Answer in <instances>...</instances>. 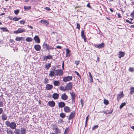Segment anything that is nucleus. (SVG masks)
<instances>
[{"instance_id":"nucleus-55","label":"nucleus","mask_w":134,"mask_h":134,"mask_svg":"<svg viewBox=\"0 0 134 134\" xmlns=\"http://www.w3.org/2000/svg\"><path fill=\"white\" fill-rule=\"evenodd\" d=\"M75 64H76L77 66L79 64V61H75Z\"/></svg>"},{"instance_id":"nucleus-25","label":"nucleus","mask_w":134,"mask_h":134,"mask_svg":"<svg viewBox=\"0 0 134 134\" xmlns=\"http://www.w3.org/2000/svg\"><path fill=\"white\" fill-rule=\"evenodd\" d=\"M81 36L82 38H83L84 39V41H86V37L85 36L84 34V31L83 30H82L81 31Z\"/></svg>"},{"instance_id":"nucleus-59","label":"nucleus","mask_w":134,"mask_h":134,"mask_svg":"<svg viewBox=\"0 0 134 134\" xmlns=\"http://www.w3.org/2000/svg\"><path fill=\"white\" fill-rule=\"evenodd\" d=\"M62 48V47L59 46H56V48H58L60 49Z\"/></svg>"},{"instance_id":"nucleus-2","label":"nucleus","mask_w":134,"mask_h":134,"mask_svg":"<svg viewBox=\"0 0 134 134\" xmlns=\"http://www.w3.org/2000/svg\"><path fill=\"white\" fill-rule=\"evenodd\" d=\"M55 76H58L62 75L63 74V71L61 69H58L55 70Z\"/></svg>"},{"instance_id":"nucleus-43","label":"nucleus","mask_w":134,"mask_h":134,"mask_svg":"<svg viewBox=\"0 0 134 134\" xmlns=\"http://www.w3.org/2000/svg\"><path fill=\"white\" fill-rule=\"evenodd\" d=\"M88 117H89V115H88L86 117V122H85V127H86L87 126V121H88Z\"/></svg>"},{"instance_id":"nucleus-47","label":"nucleus","mask_w":134,"mask_h":134,"mask_svg":"<svg viewBox=\"0 0 134 134\" xmlns=\"http://www.w3.org/2000/svg\"><path fill=\"white\" fill-rule=\"evenodd\" d=\"M7 133L8 134H13V132L11 130H10L7 131Z\"/></svg>"},{"instance_id":"nucleus-14","label":"nucleus","mask_w":134,"mask_h":134,"mask_svg":"<svg viewBox=\"0 0 134 134\" xmlns=\"http://www.w3.org/2000/svg\"><path fill=\"white\" fill-rule=\"evenodd\" d=\"M34 39L37 43H39L40 42V38L37 35L35 36L34 38Z\"/></svg>"},{"instance_id":"nucleus-54","label":"nucleus","mask_w":134,"mask_h":134,"mask_svg":"<svg viewBox=\"0 0 134 134\" xmlns=\"http://www.w3.org/2000/svg\"><path fill=\"white\" fill-rule=\"evenodd\" d=\"M3 106V102L0 101V107H2Z\"/></svg>"},{"instance_id":"nucleus-64","label":"nucleus","mask_w":134,"mask_h":134,"mask_svg":"<svg viewBox=\"0 0 134 134\" xmlns=\"http://www.w3.org/2000/svg\"><path fill=\"white\" fill-rule=\"evenodd\" d=\"M75 99H72V103L75 102Z\"/></svg>"},{"instance_id":"nucleus-41","label":"nucleus","mask_w":134,"mask_h":134,"mask_svg":"<svg viewBox=\"0 0 134 134\" xmlns=\"http://www.w3.org/2000/svg\"><path fill=\"white\" fill-rule=\"evenodd\" d=\"M5 125H7V127H10V123L8 121H7L5 122Z\"/></svg>"},{"instance_id":"nucleus-45","label":"nucleus","mask_w":134,"mask_h":134,"mask_svg":"<svg viewBox=\"0 0 134 134\" xmlns=\"http://www.w3.org/2000/svg\"><path fill=\"white\" fill-rule=\"evenodd\" d=\"M74 73L76 74L79 77L80 79H81V76H80V75L79 74V73L77 71H75L74 72Z\"/></svg>"},{"instance_id":"nucleus-4","label":"nucleus","mask_w":134,"mask_h":134,"mask_svg":"<svg viewBox=\"0 0 134 134\" xmlns=\"http://www.w3.org/2000/svg\"><path fill=\"white\" fill-rule=\"evenodd\" d=\"M72 76H65L63 78V81L65 82L69 81L72 80Z\"/></svg>"},{"instance_id":"nucleus-60","label":"nucleus","mask_w":134,"mask_h":134,"mask_svg":"<svg viewBox=\"0 0 134 134\" xmlns=\"http://www.w3.org/2000/svg\"><path fill=\"white\" fill-rule=\"evenodd\" d=\"M48 80V79H47L46 78H45V81H44V83L45 84H46L47 82H47V81Z\"/></svg>"},{"instance_id":"nucleus-1","label":"nucleus","mask_w":134,"mask_h":134,"mask_svg":"<svg viewBox=\"0 0 134 134\" xmlns=\"http://www.w3.org/2000/svg\"><path fill=\"white\" fill-rule=\"evenodd\" d=\"M42 46L43 49H45L46 51H48V52L49 51L50 49L53 50L54 49L53 47L47 43H44L43 44Z\"/></svg>"},{"instance_id":"nucleus-29","label":"nucleus","mask_w":134,"mask_h":134,"mask_svg":"<svg viewBox=\"0 0 134 134\" xmlns=\"http://www.w3.org/2000/svg\"><path fill=\"white\" fill-rule=\"evenodd\" d=\"M14 132L15 134H20V130L19 129H15Z\"/></svg>"},{"instance_id":"nucleus-13","label":"nucleus","mask_w":134,"mask_h":134,"mask_svg":"<svg viewBox=\"0 0 134 134\" xmlns=\"http://www.w3.org/2000/svg\"><path fill=\"white\" fill-rule=\"evenodd\" d=\"M52 97L54 99H57L59 98V95L58 93H54L53 94Z\"/></svg>"},{"instance_id":"nucleus-57","label":"nucleus","mask_w":134,"mask_h":134,"mask_svg":"<svg viewBox=\"0 0 134 134\" xmlns=\"http://www.w3.org/2000/svg\"><path fill=\"white\" fill-rule=\"evenodd\" d=\"M3 109L2 108H0V115L1 114L3 113Z\"/></svg>"},{"instance_id":"nucleus-52","label":"nucleus","mask_w":134,"mask_h":134,"mask_svg":"<svg viewBox=\"0 0 134 134\" xmlns=\"http://www.w3.org/2000/svg\"><path fill=\"white\" fill-rule=\"evenodd\" d=\"M98 125H95L93 127L92 129V130H93L97 128H98Z\"/></svg>"},{"instance_id":"nucleus-23","label":"nucleus","mask_w":134,"mask_h":134,"mask_svg":"<svg viewBox=\"0 0 134 134\" xmlns=\"http://www.w3.org/2000/svg\"><path fill=\"white\" fill-rule=\"evenodd\" d=\"M113 111V109H112L111 108H110V112H108V111H100V112L104 113V114H111L112 113Z\"/></svg>"},{"instance_id":"nucleus-20","label":"nucleus","mask_w":134,"mask_h":134,"mask_svg":"<svg viewBox=\"0 0 134 134\" xmlns=\"http://www.w3.org/2000/svg\"><path fill=\"white\" fill-rule=\"evenodd\" d=\"M65 103L63 102H60L58 103V106L59 108H63L65 107Z\"/></svg>"},{"instance_id":"nucleus-28","label":"nucleus","mask_w":134,"mask_h":134,"mask_svg":"<svg viewBox=\"0 0 134 134\" xmlns=\"http://www.w3.org/2000/svg\"><path fill=\"white\" fill-rule=\"evenodd\" d=\"M45 58L44 59L46 60H47V59H51L52 58V56L51 55H48L47 56H45Z\"/></svg>"},{"instance_id":"nucleus-3","label":"nucleus","mask_w":134,"mask_h":134,"mask_svg":"<svg viewBox=\"0 0 134 134\" xmlns=\"http://www.w3.org/2000/svg\"><path fill=\"white\" fill-rule=\"evenodd\" d=\"M72 83L71 82H69L68 83L66 86H65L66 91H69L71 90L72 88Z\"/></svg>"},{"instance_id":"nucleus-18","label":"nucleus","mask_w":134,"mask_h":134,"mask_svg":"<svg viewBox=\"0 0 134 134\" xmlns=\"http://www.w3.org/2000/svg\"><path fill=\"white\" fill-rule=\"evenodd\" d=\"M20 134H26V130L25 128H21L20 130Z\"/></svg>"},{"instance_id":"nucleus-44","label":"nucleus","mask_w":134,"mask_h":134,"mask_svg":"<svg viewBox=\"0 0 134 134\" xmlns=\"http://www.w3.org/2000/svg\"><path fill=\"white\" fill-rule=\"evenodd\" d=\"M104 104H106V105H108L109 103V102L108 101V100L106 99H104Z\"/></svg>"},{"instance_id":"nucleus-36","label":"nucleus","mask_w":134,"mask_h":134,"mask_svg":"<svg viewBox=\"0 0 134 134\" xmlns=\"http://www.w3.org/2000/svg\"><path fill=\"white\" fill-rule=\"evenodd\" d=\"M60 90L62 91H66V87H64L63 86H61L60 87Z\"/></svg>"},{"instance_id":"nucleus-42","label":"nucleus","mask_w":134,"mask_h":134,"mask_svg":"<svg viewBox=\"0 0 134 134\" xmlns=\"http://www.w3.org/2000/svg\"><path fill=\"white\" fill-rule=\"evenodd\" d=\"M126 105V103H122L120 105V108L121 109L124 106Z\"/></svg>"},{"instance_id":"nucleus-38","label":"nucleus","mask_w":134,"mask_h":134,"mask_svg":"<svg viewBox=\"0 0 134 134\" xmlns=\"http://www.w3.org/2000/svg\"><path fill=\"white\" fill-rule=\"evenodd\" d=\"M60 117L63 118H64L66 116L65 115V114L63 113H61L60 114Z\"/></svg>"},{"instance_id":"nucleus-10","label":"nucleus","mask_w":134,"mask_h":134,"mask_svg":"<svg viewBox=\"0 0 134 134\" xmlns=\"http://www.w3.org/2000/svg\"><path fill=\"white\" fill-rule=\"evenodd\" d=\"M53 87L52 85L48 84L46 85V89L47 90H50L53 88Z\"/></svg>"},{"instance_id":"nucleus-35","label":"nucleus","mask_w":134,"mask_h":134,"mask_svg":"<svg viewBox=\"0 0 134 134\" xmlns=\"http://www.w3.org/2000/svg\"><path fill=\"white\" fill-rule=\"evenodd\" d=\"M32 38L30 37H27L26 39V41L28 42H31L32 41Z\"/></svg>"},{"instance_id":"nucleus-6","label":"nucleus","mask_w":134,"mask_h":134,"mask_svg":"<svg viewBox=\"0 0 134 134\" xmlns=\"http://www.w3.org/2000/svg\"><path fill=\"white\" fill-rule=\"evenodd\" d=\"M124 96V94L122 91L120 92L119 94L117 95V100H119L121 98H122Z\"/></svg>"},{"instance_id":"nucleus-8","label":"nucleus","mask_w":134,"mask_h":134,"mask_svg":"<svg viewBox=\"0 0 134 134\" xmlns=\"http://www.w3.org/2000/svg\"><path fill=\"white\" fill-rule=\"evenodd\" d=\"M61 97V99L64 100H66L68 98V96L65 93L62 95Z\"/></svg>"},{"instance_id":"nucleus-62","label":"nucleus","mask_w":134,"mask_h":134,"mask_svg":"<svg viewBox=\"0 0 134 134\" xmlns=\"http://www.w3.org/2000/svg\"><path fill=\"white\" fill-rule=\"evenodd\" d=\"M118 18H121V14L120 13H118Z\"/></svg>"},{"instance_id":"nucleus-34","label":"nucleus","mask_w":134,"mask_h":134,"mask_svg":"<svg viewBox=\"0 0 134 134\" xmlns=\"http://www.w3.org/2000/svg\"><path fill=\"white\" fill-rule=\"evenodd\" d=\"M89 74L90 77V82H92L93 81V79L92 77V76L91 73L90 72H89Z\"/></svg>"},{"instance_id":"nucleus-27","label":"nucleus","mask_w":134,"mask_h":134,"mask_svg":"<svg viewBox=\"0 0 134 134\" xmlns=\"http://www.w3.org/2000/svg\"><path fill=\"white\" fill-rule=\"evenodd\" d=\"M72 99H75L76 97V95L74 93H73L72 92H70Z\"/></svg>"},{"instance_id":"nucleus-17","label":"nucleus","mask_w":134,"mask_h":134,"mask_svg":"<svg viewBox=\"0 0 134 134\" xmlns=\"http://www.w3.org/2000/svg\"><path fill=\"white\" fill-rule=\"evenodd\" d=\"M34 48L37 51H39L41 49V46L38 44H36L35 45Z\"/></svg>"},{"instance_id":"nucleus-24","label":"nucleus","mask_w":134,"mask_h":134,"mask_svg":"<svg viewBox=\"0 0 134 134\" xmlns=\"http://www.w3.org/2000/svg\"><path fill=\"white\" fill-rule=\"evenodd\" d=\"M55 71H51L50 72L49 75L51 77H53L54 76H55Z\"/></svg>"},{"instance_id":"nucleus-9","label":"nucleus","mask_w":134,"mask_h":134,"mask_svg":"<svg viewBox=\"0 0 134 134\" xmlns=\"http://www.w3.org/2000/svg\"><path fill=\"white\" fill-rule=\"evenodd\" d=\"M64 111L66 113H69L71 111V110L70 108L67 106H65L64 108Z\"/></svg>"},{"instance_id":"nucleus-21","label":"nucleus","mask_w":134,"mask_h":134,"mask_svg":"<svg viewBox=\"0 0 134 134\" xmlns=\"http://www.w3.org/2000/svg\"><path fill=\"white\" fill-rule=\"evenodd\" d=\"M2 119L3 120H5L7 119V116L5 114H3L1 116Z\"/></svg>"},{"instance_id":"nucleus-22","label":"nucleus","mask_w":134,"mask_h":134,"mask_svg":"<svg viewBox=\"0 0 134 134\" xmlns=\"http://www.w3.org/2000/svg\"><path fill=\"white\" fill-rule=\"evenodd\" d=\"M125 54L124 52L121 51H120L119 52V54H118V57L119 58H121L124 57L125 55Z\"/></svg>"},{"instance_id":"nucleus-63","label":"nucleus","mask_w":134,"mask_h":134,"mask_svg":"<svg viewBox=\"0 0 134 134\" xmlns=\"http://www.w3.org/2000/svg\"><path fill=\"white\" fill-rule=\"evenodd\" d=\"M27 26L29 27L31 29H33V27L31 26H29V25H27Z\"/></svg>"},{"instance_id":"nucleus-15","label":"nucleus","mask_w":134,"mask_h":134,"mask_svg":"<svg viewBox=\"0 0 134 134\" xmlns=\"http://www.w3.org/2000/svg\"><path fill=\"white\" fill-rule=\"evenodd\" d=\"M54 130H55V132L56 134L60 133L61 132L60 130L57 128V126L56 125H55V126H54Z\"/></svg>"},{"instance_id":"nucleus-16","label":"nucleus","mask_w":134,"mask_h":134,"mask_svg":"<svg viewBox=\"0 0 134 134\" xmlns=\"http://www.w3.org/2000/svg\"><path fill=\"white\" fill-rule=\"evenodd\" d=\"M75 114V112L74 111H73L71 112L69 116L68 120H70L73 119L74 117Z\"/></svg>"},{"instance_id":"nucleus-50","label":"nucleus","mask_w":134,"mask_h":134,"mask_svg":"<svg viewBox=\"0 0 134 134\" xmlns=\"http://www.w3.org/2000/svg\"><path fill=\"white\" fill-rule=\"evenodd\" d=\"M68 128H66L65 131L64 133V134H66V133L68 132Z\"/></svg>"},{"instance_id":"nucleus-7","label":"nucleus","mask_w":134,"mask_h":134,"mask_svg":"<svg viewBox=\"0 0 134 134\" xmlns=\"http://www.w3.org/2000/svg\"><path fill=\"white\" fill-rule=\"evenodd\" d=\"M48 105L49 107H53L55 106V102L53 100L49 101L48 103Z\"/></svg>"},{"instance_id":"nucleus-39","label":"nucleus","mask_w":134,"mask_h":134,"mask_svg":"<svg viewBox=\"0 0 134 134\" xmlns=\"http://www.w3.org/2000/svg\"><path fill=\"white\" fill-rule=\"evenodd\" d=\"M21 19V18H18L16 17H15L13 18V20L14 21H18L19 20Z\"/></svg>"},{"instance_id":"nucleus-30","label":"nucleus","mask_w":134,"mask_h":134,"mask_svg":"<svg viewBox=\"0 0 134 134\" xmlns=\"http://www.w3.org/2000/svg\"><path fill=\"white\" fill-rule=\"evenodd\" d=\"M24 9L25 11H27L31 9V7L30 6H24Z\"/></svg>"},{"instance_id":"nucleus-51","label":"nucleus","mask_w":134,"mask_h":134,"mask_svg":"<svg viewBox=\"0 0 134 134\" xmlns=\"http://www.w3.org/2000/svg\"><path fill=\"white\" fill-rule=\"evenodd\" d=\"M76 24H77V28L79 30L80 28V24L78 23H76Z\"/></svg>"},{"instance_id":"nucleus-26","label":"nucleus","mask_w":134,"mask_h":134,"mask_svg":"<svg viewBox=\"0 0 134 134\" xmlns=\"http://www.w3.org/2000/svg\"><path fill=\"white\" fill-rule=\"evenodd\" d=\"M54 86H59L60 85V82L58 81H55L53 82Z\"/></svg>"},{"instance_id":"nucleus-33","label":"nucleus","mask_w":134,"mask_h":134,"mask_svg":"<svg viewBox=\"0 0 134 134\" xmlns=\"http://www.w3.org/2000/svg\"><path fill=\"white\" fill-rule=\"evenodd\" d=\"M0 29L2 30L3 32H8L9 30L6 27H0Z\"/></svg>"},{"instance_id":"nucleus-49","label":"nucleus","mask_w":134,"mask_h":134,"mask_svg":"<svg viewBox=\"0 0 134 134\" xmlns=\"http://www.w3.org/2000/svg\"><path fill=\"white\" fill-rule=\"evenodd\" d=\"M20 23L21 24H24L25 23V21L24 20H21L20 22Z\"/></svg>"},{"instance_id":"nucleus-11","label":"nucleus","mask_w":134,"mask_h":134,"mask_svg":"<svg viewBox=\"0 0 134 134\" xmlns=\"http://www.w3.org/2000/svg\"><path fill=\"white\" fill-rule=\"evenodd\" d=\"M104 44L103 43H102L101 44H98L97 45H95V47L96 48L99 49L103 48L104 46Z\"/></svg>"},{"instance_id":"nucleus-53","label":"nucleus","mask_w":134,"mask_h":134,"mask_svg":"<svg viewBox=\"0 0 134 134\" xmlns=\"http://www.w3.org/2000/svg\"><path fill=\"white\" fill-rule=\"evenodd\" d=\"M133 69L132 67H130L129 69V70L130 71L132 72L133 71Z\"/></svg>"},{"instance_id":"nucleus-37","label":"nucleus","mask_w":134,"mask_h":134,"mask_svg":"<svg viewBox=\"0 0 134 134\" xmlns=\"http://www.w3.org/2000/svg\"><path fill=\"white\" fill-rule=\"evenodd\" d=\"M66 57H67L68 56H69L70 55V54H69V53L70 52V51L68 49H66Z\"/></svg>"},{"instance_id":"nucleus-58","label":"nucleus","mask_w":134,"mask_h":134,"mask_svg":"<svg viewBox=\"0 0 134 134\" xmlns=\"http://www.w3.org/2000/svg\"><path fill=\"white\" fill-rule=\"evenodd\" d=\"M45 9L48 11H50L51 9L48 7H46L45 8Z\"/></svg>"},{"instance_id":"nucleus-61","label":"nucleus","mask_w":134,"mask_h":134,"mask_svg":"<svg viewBox=\"0 0 134 134\" xmlns=\"http://www.w3.org/2000/svg\"><path fill=\"white\" fill-rule=\"evenodd\" d=\"M80 102H81V105H82V107H83V103H84L83 102V101H82V99H81V100Z\"/></svg>"},{"instance_id":"nucleus-31","label":"nucleus","mask_w":134,"mask_h":134,"mask_svg":"<svg viewBox=\"0 0 134 134\" xmlns=\"http://www.w3.org/2000/svg\"><path fill=\"white\" fill-rule=\"evenodd\" d=\"M23 39L24 37H17L16 38L15 40L17 41H20L22 40H23Z\"/></svg>"},{"instance_id":"nucleus-12","label":"nucleus","mask_w":134,"mask_h":134,"mask_svg":"<svg viewBox=\"0 0 134 134\" xmlns=\"http://www.w3.org/2000/svg\"><path fill=\"white\" fill-rule=\"evenodd\" d=\"M10 127L11 129H15L16 127V124L14 122H12L10 123Z\"/></svg>"},{"instance_id":"nucleus-19","label":"nucleus","mask_w":134,"mask_h":134,"mask_svg":"<svg viewBox=\"0 0 134 134\" xmlns=\"http://www.w3.org/2000/svg\"><path fill=\"white\" fill-rule=\"evenodd\" d=\"M42 24H44L45 25H48L49 24L48 21L47 20H43L40 21Z\"/></svg>"},{"instance_id":"nucleus-56","label":"nucleus","mask_w":134,"mask_h":134,"mask_svg":"<svg viewBox=\"0 0 134 134\" xmlns=\"http://www.w3.org/2000/svg\"><path fill=\"white\" fill-rule=\"evenodd\" d=\"M126 21L127 22L129 23L130 24H133V23L132 22L130 21L129 20H126Z\"/></svg>"},{"instance_id":"nucleus-40","label":"nucleus","mask_w":134,"mask_h":134,"mask_svg":"<svg viewBox=\"0 0 134 134\" xmlns=\"http://www.w3.org/2000/svg\"><path fill=\"white\" fill-rule=\"evenodd\" d=\"M130 90V93L131 94H132L134 93V87H131Z\"/></svg>"},{"instance_id":"nucleus-48","label":"nucleus","mask_w":134,"mask_h":134,"mask_svg":"<svg viewBox=\"0 0 134 134\" xmlns=\"http://www.w3.org/2000/svg\"><path fill=\"white\" fill-rule=\"evenodd\" d=\"M19 10H15L14 12L16 15H17L19 13Z\"/></svg>"},{"instance_id":"nucleus-46","label":"nucleus","mask_w":134,"mask_h":134,"mask_svg":"<svg viewBox=\"0 0 134 134\" xmlns=\"http://www.w3.org/2000/svg\"><path fill=\"white\" fill-rule=\"evenodd\" d=\"M130 15L131 16V17L134 18V10H133L131 14Z\"/></svg>"},{"instance_id":"nucleus-5","label":"nucleus","mask_w":134,"mask_h":134,"mask_svg":"<svg viewBox=\"0 0 134 134\" xmlns=\"http://www.w3.org/2000/svg\"><path fill=\"white\" fill-rule=\"evenodd\" d=\"M25 30L21 28H19L17 31H14L13 32L15 34H19L25 32Z\"/></svg>"},{"instance_id":"nucleus-32","label":"nucleus","mask_w":134,"mask_h":134,"mask_svg":"<svg viewBox=\"0 0 134 134\" xmlns=\"http://www.w3.org/2000/svg\"><path fill=\"white\" fill-rule=\"evenodd\" d=\"M51 66V64L49 63L48 64H45V68L46 69H48Z\"/></svg>"}]
</instances>
